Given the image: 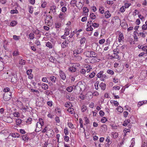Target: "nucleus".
<instances>
[{"label":"nucleus","mask_w":147,"mask_h":147,"mask_svg":"<svg viewBox=\"0 0 147 147\" xmlns=\"http://www.w3.org/2000/svg\"><path fill=\"white\" fill-rule=\"evenodd\" d=\"M32 69H30L28 70L27 71V75H30L31 74H32Z\"/></svg>","instance_id":"4d7b16f0"},{"label":"nucleus","mask_w":147,"mask_h":147,"mask_svg":"<svg viewBox=\"0 0 147 147\" xmlns=\"http://www.w3.org/2000/svg\"><path fill=\"white\" fill-rule=\"evenodd\" d=\"M142 50L144 51H146V53H147V46L143 47L142 48Z\"/></svg>","instance_id":"864d4df0"},{"label":"nucleus","mask_w":147,"mask_h":147,"mask_svg":"<svg viewBox=\"0 0 147 147\" xmlns=\"http://www.w3.org/2000/svg\"><path fill=\"white\" fill-rule=\"evenodd\" d=\"M84 54L86 55V57H91L90 51H87L85 52Z\"/></svg>","instance_id":"f3484780"},{"label":"nucleus","mask_w":147,"mask_h":147,"mask_svg":"<svg viewBox=\"0 0 147 147\" xmlns=\"http://www.w3.org/2000/svg\"><path fill=\"white\" fill-rule=\"evenodd\" d=\"M106 118L105 117H103L102 119H101V122L104 123L106 121H107V119H106Z\"/></svg>","instance_id":"49530a36"},{"label":"nucleus","mask_w":147,"mask_h":147,"mask_svg":"<svg viewBox=\"0 0 147 147\" xmlns=\"http://www.w3.org/2000/svg\"><path fill=\"white\" fill-rule=\"evenodd\" d=\"M105 41V39H102L100 40L99 41V43L100 44H102L104 43Z\"/></svg>","instance_id":"3c124183"},{"label":"nucleus","mask_w":147,"mask_h":147,"mask_svg":"<svg viewBox=\"0 0 147 147\" xmlns=\"http://www.w3.org/2000/svg\"><path fill=\"white\" fill-rule=\"evenodd\" d=\"M87 26L88 27L86 29V30L87 31H92L93 30V29L91 25H90V26H89V25L88 24H87Z\"/></svg>","instance_id":"6ab92c4d"},{"label":"nucleus","mask_w":147,"mask_h":147,"mask_svg":"<svg viewBox=\"0 0 147 147\" xmlns=\"http://www.w3.org/2000/svg\"><path fill=\"white\" fill-rule=\"evenodd\" d=\"M92 95L94 96H97L99 95L98 93L96 91H94L92 93Z\"/></svg>","instance_id":"09e8293b"},{"label":"nucleus","mask_w":147,"mask_h":147,"mask_svg":"<svg viewBox=\"0 0 147 147\" xmlns=\"http://www.w3.org/2000/svg\"><path fill=\"white\" fill-rule=\"evenodd\" d=\"M105 16L106 18H108L111 16V14L109 13V11H106L105 13Z\"/></svg>","instance_id":"f8f14e48"},{"label":"nucleus","mask_w":147,"mask_h":147,"mask_svg":"<svg viewBox=\"0 0 147 147\" xmlns=\"http://www.w3.org/2000/svg\"><path fill=\"white\" fill-rule=\"evenodd\" d=\"M50 10L52 11L53 13H55L56 12V7L55 6L53 5L51 6V7Z\"/></svg>","instance_id":"aec40b11"},{"label":"nucleus","mask_w":147,"mask_h":147,"mask_svg":"<svg viewBox=\"0 0 147 147\" xmlns=\"http://www.w3.org/2000/svg\"><path fill=\"white\" fill-rule=\"evenodd\" d=\"M4 120L6 122L8 123H12L13 121L12 118L9 116H6L4 118Z\"/></svg>","instance_id":"39448f33"},{"label":"nucleus","mask_w":147,"mask_h":147,"mask_svg":"<svg viewBox=\"0 0 147 147\" xmlns=\"http://www.w3.org/2000/svg\"><path fill=\"white\" fill-rule=\"evenodd\" d=\"M119 37L118 38V41L119 42H120L121 41H123V39L124 38L123 34L120 31H119Z\"/></svg>","instance_id":"0eeeda50"},{"label":"nucleus","mask_w":147,"mask_h":147,"mask_svg":"<svg viewBox=\"0 0 147 147\" xmlns=\"http://www.w3.org/2000/svg\"><path fill=\"white\" fill-rule=\"evenodd\" d=\"M85 123L86 124H88V123H89V120L88 119V118L86 117H85Z\"/></svg>","instance_id":"774afa93"},{"label":"nucleus","mask_w":147,"mask_h":147,"mask_svg":"<svg viewBox=\"0 0 147 147\" xmlns=\"http://www.w3.org/2000/svg\"><path fill=\"white\" fill-rule=\"evenodd\" d=\"M30 39H33L34 38V35L33 33H30L29 35Z\"/></svg>","instance_id":"ea45409f"},{"label":"nucleus","mask_w":147,"mask_h":147,"mask_svg":"<svg viewBox=\"0 0 147 147\" xmlns=\"http://www.w3.org/2000/svg\"><path fill=\"white\" fill-rule=\"evenodd\" d=\"M22 139L23 140H26V139H27V140L29 139L28 137H27V136L25 135H24L22 136Z\"/></svg>","instance_id":"603ef678"},{"label":"nucleus","mask_w":147,"mask_h":147,"mask_svg":"<svg viewBox=\"0 0 147 147\" xmlns=\"http://www.w3.org/2000/svg\"><path fill=\"white\" fill-rule=\"evenodd\" d=\"M113 53L114 55H118L117 54L119 53V52L117 51V49H114L113 50Z\"/></svg>","instance_id":"e2e57ef3"},{"label":"nucleus","mask_w":147,"mask_h":147,"mask_svg":"<svg viewBox=\"0 0 147 147\" xmlns=\"http://www.w3.org/2000/svg\"><path fill=\"white\" fill-rule=\"evenodd\" d=\"M61 26V24L59 23H57L55 24V27L57 28H59Z\"/></svg>","instance_id":"a18cd8bd"},{"label":"nucleus","mask_w":147,"mask_h":147,"mask_svg":"<svg viewBox=\"0 0 147 147\" xmlns=\"http://www.w3.org/2000/svg\"><path fill=\"white\" fill-rule=\"evenodd\" d=\"M99 114L100 116L102 117L105 115V113L102 110H100L99 112Z\"/></svg>","instance_id":"5fc2aeb1"},{"label":"nucleus","mask_w":147,"mask_h":147,"mask_svg":"<svg viewBox=\"0 0 147 147\" xmlns=\"http://www.w3.org/2000/svg\"><path fill=\"white\" fill-rule=\"evenodd\" d=\"M79 98L82 100H84L85 99V96L84 94L81 93L80 94V95L79 96Z\"/></svg>","instance_id":"c9c22d12"},{"label":"nucleus","mask_w":147,"mask_h":147,"mask_svg":"<svg viewBox=\"0 0 147 147\" xmlns=\"http://www.w3.org/2000/svg\"><path fill=\"white\" fill-rule=\"evenodd\" d=\"M83 49L81 48V46H80L79 47L74 51V55L75 57L78 56V54L83 52Z\"/></svg>","instance_id":"20e7f679"},{"label":"nucleus","mask_w":147,"mask_h":147,"mask_svg":"<svg viewBox=\"0 0 147 147\" xmlns=\"http://www.w3.org/2000/svg\"><path fill=\"white\" fill-rule=\"evenodd\" d=\"M107 73L113 75L114 74V71L111 69H108L107 71Z\"/></svg>","instance_id":"58836bf2"},{"label":"nucleus","mask_w":147,"mask_h":147,"mask_svg":"<svg viewBox=\"0 0 147 147\" xmlns=\"http://www.w3.org/2000/svg\"><path fill=\"white\" fill-rule=\"evenodd\" d=\"M89 16L92 20L95 19L96 17L95 15L93 13H91L90 14Z\"/></svg>","instance_id":"a878e982"},{"label":"nucleus","mask_w":147,"mask_h":147,"mask_svg":"<svg viewBox=\"0 0 147 147\" xmlns=\"http://www.w3.org/2000/svg\"><path fill=\"white\" fill-rule=\"evenodd\" d=\"M47 17H46V18L45 19V23H46L47 22V23L49 22L50 20V18L51 17V16L49 15L48 16H47Z\"/></svg>","instance_id":"cd10ccee"},{"label":"nucleus","mask_w":147,"mask_h":147,"mask_svg":"<svg viewBox=\"0 0 147 147\" xmlns=\"http://www.w3.org/2000/svg\"><path fill=\"white\" fill-rule=\"evenodd\" d=\"M64 132L66 135H67L68 134V131L67 127H65L64 129Z\"/></svg>","instance_id":"a19ab883"},{"label":"nucleus","mask_w":147,"mask_h":147,"mask_svg":"<svg viewBox=\"0 0 147 147\" xmlns=\"http://www.w3.org/2000/svg\"><path fill=\"white\" fill-rule=\"evenodd\" d=\"M91 26H92L94 27L97 28L98 27L99 24L98 23H94L92 24V25Z\"/></svg>","instance_id":"37998d69"},{"label":"nucleus","mask_w":147,"mask_h":147,"mask_svg":"<svg viewBox=\"0 0 147 147\" xmlns=\"http://www.w3.org/2000/svg\"><path fill=\"white\" fill-rule=\"evenodd\" d=\"M46 46L50 49H51L53 47L52 44L49 42H47L46 44Z\"/></svg>","instance_id":"dca6fc26"},{"label":"nucleus","mask_w":147,"mask_h":147,"mask_svg":"<svg viewBox=\"0 0 147 147\" xmlns=\"http://www.w3.org/2000/svg\"><path fill=\"white\" fill-rule=\"evenodd\" d=\"M87 18L86 16L83 17L81 19V21L82 22H84L87 20Z\"/></svg>","instance_id":"bf43d9fd"},{"label":"nucleus","mask_w":147,"mask_h":147,"mask_svg":"<svg viewBox=\"0 0 147 147\" xmlns=\"http://www.w3.org/2000/svg\"><path fill=\"white\" fill-rule=\"evenodd\" d=\"M86 107L84 106H83L81 108V110L82 112H85L86 109Z\"/></svg>","instance_id":"de8ad7c7"},{"label":"nucleus","mask_w":147,"mask_h":147,"mask_svg":"<svg viewBox=\"0 0 147 147\" xmlns=\"http://www.w3.org/2000/svg\"><path fill=\"white\" fill-rule=\"evenodd\" d=\"M70 42V41L67 40H65L61 44V46L62 48H65L68 46V44Z\"/></svg>","instance_id":"6e6552de"},{"label":"nucleus","mask_w":147,"mask_h":147,"mask_svg":"<svg viewBox=\"0 0 147 147\" xmlns=\"http://www.w3.org/2000/svg\"><path fill=\"white\" fill-rule=\"evenodd\" d=\"M67 125L70 128L73 129L74 128V125L71 123H68Z\"/></svg>","instance_id":"e433bc0d"},{"label":"nucleus","mask_w":147,"mask_h":147,"mask_svg":"<svg viewBox=\"0 0 147 147\" xmlns=\"http://www.w3.org/2000/svg\"><path fill=\"white\" fill-rule=\"evenodd\" d=\"M110 102L112 104H114L115 106H117L119 105V103L116 101L111 100L110 101Z\"/></svg>","instance_id":"2eb2a0df"},{"label":"nucleus","mask_w":147,"mask_h":147,"mask_svg":"<svg viewBox=\"0 0 147 147\" xmlns=\"http://www.w3.org/2000/svg\"><path fill=\"white\" fill-rule=\"evenodd\" d=\"M13 38L15 40H17L20 39V36L14 35L13 36Z\"/></svg>","instance_id":"4c0bfd02"},{"label":"nucleus","mask_w":147,"mask_h":147,"mask_svg":"<svg viewBox=\"0 0 147 147\" xmlns=\"http://www.w3.org/2000/svg\"><path fill=\"white\" fill-rule=\"evenodd\" d=\"M19 55V52L18 50L14 51L13 53V56H16Z\"/></svg>","instance_id":"7c9ffc66"},{"label":"nucleus","mask_w":147,"mask_h":147,"mask_svg":"<svg viewBox=\"0 0 147 147\" xmlns=\"http://www.w3.org/2000/svg\"><path fill=\"white\" fill-rule=\"evenodd\" d=\"M20 135L18 133H13L12 134V136L14 138H19L20 137Z\"/></svg>","instance_id":"bb28decb"},{"label":"nucleus","mask_w":147,"mask_h":147,"mask_svg":"<svg viewBox=\"0 0 147 147\" xmlns=\"http://www.w3.org/2000/svg\"><path fill=\"white\" fill-rule=\"evenodd\" d=\"M86 38L84 37H83L82 38L81 40L80 41V43L81 44H82L84 43L86 41Z\"/></svg>","instance_id":"473e14b6"},{"label":"nucleus","mask_w":147,"mask_h":147,"mask_svg":"<svg viewBox=\"0 0 147 147\" xmlns=\"http://www.w3.org/2000/svg\"><path fill=\"white\" fill-rule=\"evenodd\" d=\"M11 81L12 82L15 83L17 82L16 78L15 76H13L11 78Z\"/></svg>","instance_id":"b1692460"},{"label":"nucleus","mask_w":147,"mask_h":147,"mask_svg":"<svg viewBox=\"0 0 147 147\" xmlns=\"http://www.w3.org/2000/svg\"><path fill=\"white\" fill-rule=\"evenodd\" d=\"M77 70V68H76L75 67L72 66L71 67H70L69 68L68 70L69 71L71 72H75Z\"/></svg>","instance_id":"9b49d317"},{"label":"nucleus","mask_w":147,"mask_h":147,"mask_svg":"<svg viewBox=\"0 0 147 147\" xmlns=\"http://www.w3.org/2000/svg\"><path fill=\"white\" fill-rule=\"evenodd\" d=\"M96 76L98 78H101V80L104 81L105 79L107 78L106 75L103 74V71H100L96 75Z\"/></svg>","instance_id":"7ed1b4c3"},{"label":"nucleus","mask_w":147,"mask_h":147,"mask_svg":"<svg viewBox=\"0 0 147 147\" xmlns=\"http://www.w3.org/2000/svg\"><path fill=\"white\" fill-rule=\"evenodd\" d=\"M121 25V26L124 29H126L128 27V25L126 23L122 22Z\"/></svg>","instance_id":"a211bd4d"},{"label":"nucleus","mask_w":147,"mask_h":147,"mask_svg":"<svg viewBox=\"0 0 147 147\" xmlns=\"http://www.w3.org/2000/svg\"><path fill=\"white\" fill-rule=\"evenodd\" d=\"M84 13H86L88 12V9L86 7H84L83 8Z\"/></svg>","instance_id":"2f4dec72"},{"label":"nucleus","mask_w":147,"mask_h":147,"mask_svg":"<svg viewBox=\"0 0 147 147\" xmlns=\"http://www.w3.org/2000/svg\"><path fill=\"white\" fill-rule=\"evenodd\" d=\"M59 74L61 78L63 80H64L66 78V75L65 73L62 70L59 71Z\"/></svg>","instance_id":"423d86ee"},{"label":"nucleus","mask_w":147,"mask_h":147,"mask_svg":"<svg viewBox=\"0 0 147 147\" xmlns=\"http://www.w3.org/2000/svg\"><path fill=\"white\" fill-rule=\"evenodd\" d=\"M64 140L65 141L68 142L69 140V138L67 136H64Z\"/></svg>","instance_id":"6e6d98bb"},{"label":"nucleus","mask_w":147,"mask_h":147,"mask_svg":"<svg viewBox=\"0 0 147 147\" xmlns=\"http://www.w3.org/2000/svg\"><path fill=\"white\" fill-rule=\"evenodd\" d=\"M35 43L37 46H39V45H40V42L39 40H36Z\"/></svg>","instance_id":"338daca9"},{"label":"nucleus","mask_w":147,"mask_h":147,"mask_svg":"<svg viewBox=\"0 0 147 147\" xmlns=\"http://www.w3.org/2000/svg\"><path fill=\"white\" fill-rule=\"evenodd\" d=\"M90 54L91 55V57H96L97 59L98 58L97 57L98 55L97 53H96L95 52L92 51H90Z\"/></svg>","instance_id":"1a4fd4ad"},{"label":"nucleus","mask_w":147,"mask_h":147,"mask_svg":"<svg viewBox=\"0 0 147 147\" xmlns=\"http://www.w3.org/2000/svg\"><path fill=\"white\" fill-rule=\"evenodd\" d=\"M47 105L50 107H51L52 105V101H48L47 102Z\"/></svg>","instance_id":"0e129e2a"},{"label":"nucleus","mask_w":147,"mask_h":147,"mask_svg":"<svg viewBox=\"0 0 147 147\" xmlns=\"http://www.w3.org/2000/svg\"><path fill=\"white\" fill-rule=\"evenodd\" d=\"M83 86V85L79 82L77 83L76 86L73 85V87H74V92L75 93H78L81 90L82 91V87Z\"/></svg>","instance_id":"f257e3e1"},{"label":"nucleus","mask_w":147,"mask_h":147,"mask_svg":"<svg viewBox=\"0 0 147 147\" xmlns=\"http://www.w3.org/2000/svg\"><path fill=\"white\" fill-rule=\"evenodd\" d=\"M67 11V8L65 7H63L61 8V11L62 12H65Z\"/></svg>","instance_id":"13d9d810"},{"label":"nucleus","mask_w":147,"mask_h":147,"mask_svg":"<svg viewBox=\"0 0 147 147\" xmlns=\"http://www.w3.org/2000/svg\"><path fill=\"white\" fill-rule=\"evenodd\" d=\"M73 87V86H72L68 87L67 88V90L68 92H71L74 89Z\"/></svg>","instance_id":"c85d7f7f"},{"label":"nucleus","mask_w":147,"mask_h":147,"mask_svg":"<svg viewBox=\"0 0 147 147\" xmlns=\"http://www.w3.org/2000/svg\"><path fill=\"white\" fill-rule=\"evenodd\" d=\"M10 90V89L9 88L7 87L5 88L4 89L3 91L5 92V93L8 92Z\"/></svg>","instance_id":"c03bdc74"},{"label":"nucleus","mask_w":147,"mask_h":147,"mask_svg":"<svg viewBox=\"0 0 147 147\" xmlns=\"http://www.w3.org/2000/svg\"><path fill=\"white\" fill-rule=\"evenodd\" d=\"M22 120L21 119H17L16 120V123L17 125H19L21 123Z\"/></svg>","instance_id":"412c9836"},{"label":"nucleus","mask_w":147,"mask_h":147,"mask_svg":"<svg viewBox=\"0 0 147 147\" xmlns=\"http://www.w3.org/2000/svg\"><path fill=\"white\" fill-rule=\"evenodd\" d=\"M120 11L121 12H123L125 11L124 6H122L120 9Z\"/></svg>","instance_id":"052dcab7"},{"label":"nucleus","mask_w":147,"mask_h":147,"mask_svg":"<svg viewBox=\"0 0 147 147\" xmlns=\"http://www.w3.org/2000/svg\"><path fill=\"white\" fill-rule=\"evenodd\" d=\"M10 13L12 14L14 13H18V11L17 9L12 10L10 11Z\"/></svg>","instance_id":"72a5a7b5"},{"label":"nucleus","mask_w":147,"mask_h":147,"mask_svg":"<svg viewBox=\"0 0 147 147\" xmlns=\"http://www.w3.org/2000/svg\"><path fill=\"white\" fill-rule=\"evenodd\" d=\"M26 62L24 60L22 59L20 60L19 61V63L22 65H25V64Z\"/></svg>","instance_id":"c756f323"},{"label":"nucleus","mask_w":147,"mask_h":147,"mask_svg":"<svg viewBox=\"0 0 147 147\" xmlns=\"http://www.w3.org/2000/svg\"><path fill=\"white\" fill-rule=\"evenodd\" d=\"M11 95L12 94L11 92L4 93L3 95L4 100L5 101H9L11 97Z\"/></svg>","instance_id":"f03ea898"},{"label":"nucleus","mask_w":147,"mask_h":147,"mask_svg":"<svg viewBox=\"0 0 147 147\" xmlns=\"http://www.w3.org/2000/svg\"><path fill=\"white\" fill-rule=\"evenodd\" d=\"M69 30L68 28H65L64 35L65 36H67L69 35Z\"/></svg>","instance_id":"4be33fe9"},{"label":"nucleus","mask_w":147,"mask_h":147,"mask_svg":"<svg viewBox=\"0 0 147 147\" xmlns=\"http://www.w3.org/2000/svg\"><path fill=\"white\" fill-rule=\"evenodd\" d=\"M139 35L143 38H144L146 36L145 33L143 32H140Z\"/></svg>","instance_id":"69168bd1"},{"label":"nucleus","mask_w":147,"mask_h":147,"mask_svg":"<svg viewBox=\"0 0 147 147\" xmlns=\"http://www.w3.org/2000/svg\"><path fill=\"white\" fill-rule=\"evenodd\" d=\"M32 9L31 6H29V12L30 13H32L33 12V10H32Z\"/></svg>","instance_id":"680f3d73"},{"label":"nucleus","mask_w":147,"mask_h":147,"mask_svg":"<svg viewBox=\"0 0 147 147\" xmlns=\"http://www.w3.org/2000/svg\"><path fill=\"white\" fill-rule=\"evenodd\" d=\"M116 109L118 112L121 113L123 112V108L121 106H119Z\"/></svg>","instance_id":"393cba45"},{"label":"nucleus","mask_w":147,"mask_h":147,"mask_svg":"<svg viewBox=\"0 0 147 147\" xmlns=\"http://www.w3.org/2000/svg\"><path fill=\"white\" fill-rule=\"evenodd\" d=\"M56 79V78L54 76H52L50 77V80L54 83L55 82Z\"/></svg>","instance_id":"5701e85b"},{"label":"nucleus","mask_w":147,"mask_h":147,"mask_svg":"<svg viewBox=\"0 0 147 147\" xmlns=\"http://www.w3.org/2000/svg\"><path fill=\"white\" fill-rule=\"evenodd\" d=\"M59 17L61 19H63L64 18V14L61 12L59 14Z\"/></svg>","instance_id":"f704fd0d"},{"label":"nucleus","mask_w":147,"mask_h":147,"mask_svg":"<svg viewBox=\"0 0 147 147\" xmlns=\"http://www.w3.org/2000/svg\"><path fill=\"white\" fill-rule=\"evenodd\" d=\"M142 29L143 30H147V25L144 24L142 26Z\"/></svg>","instance_id":"8fccbe9b"},{"label":"nucleus","mask_w":147,"mask_h":147,"mask_svg":"<svg viewBox=\"0 0 147 147\" xmlns=\"http://www.w3.org/2000/svg\"><path fill=\"white\" fill-rule=\"evenodd\" d=\"M147 103V100H144L142 101H140L139 102L138 104V107H140V106H142L144 104L146 103Z\"/></svg>","instance_id":"ddd939ff"},{"label":"nucleus","mask_w":147,"mask_h":147,"mask_svg":"<svg viewBox=\"0 0 147 147\" xmlns=\"http://www.w3.org/2000/svg\"><path fill=\"white\" fill-rule=\"evenodd\" d=\"M106 85L103 82H101L99 84V86L102 90H104L106 88Z\"/></svg>","instance_id":"9d476101"},{"label":"nucleus","mask_w":147,"mask_h":147,"mask_svg":"<svg viewBox=\"0 0 147 147\" xmlns=\"http://www.w3.org/2000/svg\"><path fill=\"white\" fill-rule=\"evenodd\" d=\"M42 88L45 90L48 89L49 86L48 85L45 84L43 83L42 84Z\"/></svg>","instance_id":"4468645a"},{"label":"nucleus","mask_w":147,"mask_h":147,"mask_svg":"<svg viewBox=\"0 0 147 147\" xmlns=\"http://www.w3.org/2000/svg\"><path fill=\"white\" fill-rule=\"evenodd\" d=\"M95 75V73L93 72H92L90 74V75L89 76V77L90 78H91L94 77Z\"/></svg>","instance_id":"79ce46f5"}]
</instances>
